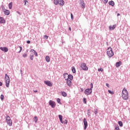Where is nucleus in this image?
<instances>
[{"label":"nucleus","instance_id":"1","mask_svg":"<svg viewBox=\"0 0 130 130\" xmlns=\"http://www.w3.org/2000/svg\"><path fill=\"white\" fill-rule=\"evenodd\" d=\"M121 96L123 100H128V98L129 97L128 91H127V90L125 89V87H124L122 90Z\"/></svg>","mask_w":130,"mask_h":130},{"label":"nucleus","instance_id":"2","mask_svg":"<svg viewBox=\"0 0 130 130\" xmlns=\"http://www.w3.org/2000/svg\"><path fill=\"white\" fill-rule=\"evenodd\" d=\"M107 54L109 57H112L113 55H114V53L113 52V51L112 50V48L109 47L107 50Z\"/></svg>","mask_w":130,"mask_h":130},{"label":"nucleus","instance_id":"3","mask_svg":"<svg viewBox=\"0 0 130 130\" xmlns=\"http://www.w3.org/2000/svg\"><path fill=\"white\" fill-rule=\"evenodd\" d=\"M53 3L56 6L59 5V6H62L64 5V1L63 0H53Z\"/></svg>","mask_w":130,"mask_h":130},{"label":"nucleus","instance_id":"4","mask_svg":"<svg viewBox=\"0 0 130 130\" xmlns=\"http://www.w3.org/2000/svg\"><path fill=\"white\" fill-rule=\"evenodd\" d=\"M5 81L6 83V86L7 88H9L10 86V77L9 76H8V74H5Z\"/></svg>","mask_w":130,"mask_h":130},{"label":"nucleus","instance_id":"5","mask_svg":"<svg viewBox=\"0 0 130 130\" xmlns=\"http://www.w3.org/2000/svg\"><path fill=\"white\" fill-rule=\"evenodd\" d=\"M6 122L9 126H12V120H11V117H10V116H7L6 117Z\"/></svg>","mask_w":130,"mask_h":130},{"label":"nucleus","instance_id":"6","mask_svg":"<svg viewBox=\"0 0 130 130\" xmlns=\"http://www.w3.org/2000/svg\"><path fill=\"white\" fill-rule=\"evenodd\" d=\"M81 69L83 71H88V67H87V64L85 63H81Z\"/></svg>","mask_w":130,"mask_h":130},{"label":"nucleus","instance_id":"7","mask_svg":"<svg viewBox=\"0 0 130 130\" xmlns=\"http://www.w3.org/2000/svg\"><path fill=\"white\" fill-rule=\"evenodd\" d=\"M49 105H50V106H51L52 108H54V107H55L56 105V104H55V102L51 100L49 101Z\"/></svg>","mask_w":130,"mask_h":130},{"label":"nucleus","instance_id":"8","mask_svg":"<svg viewBox=\"0 0 130 130\" xmlns=\"http://www.w3.org/2000/svg\"><path fill=\"white\" fill-rule=\"evenodd\" d=\"M84 93L85 95H90L92 93V89H87L84 91Z\"/></svg>","mask_w":130,"mask_h":130},{"label":"nucleus","instance_id":"9","mask_svg":"<svg viewBox=\"0 0 130 130\" xmlns=\"http://www.w3.org/2000/svg\"><path fill=\"white\" fill-rule=\"evenodd\" d=\"M83 123L84 125V129H87V127H88V122H87V119H86V118H84Z\"/></svg>","mask_w":130,"mask_h":130},{"label":"nucleus","instance_id":"10","mask_svg":"<svg viewBox=\"0 0 130 130\" xmlns=\"http://www.w3.org/2000/svg\"><path fill=\"white\" fill-rule=\"evenodd\" d=\"M0 49L1 50H2V51H4V52H8V51H9V49H8V48L6 47H0Z\"/></svg>","mask_w":130,"mask_h":130},{"label":"nucleus","instance_id":"11","mask_svg":"<svg viewBox=\"0 0 130 130\" xmlns=\"http://www.w3.org/2000/svg\"><path fill=\"white\" fill-rule=\"evenodd\" d=\"M44 83L46 85H47V86H49V87L52 86V83H51V82L49 81H45Z\"/></svg>","mask_w":130,"mask_h":130},{"label":"nucleus","instance_id":"12","mask_svg":"<svg viewBox=\"0 0 130 130\" xmlns=\"http://www.w3.org/2000/svg\"><path fill=\"white\" fill-rule=\"evenodd\" d=\"M0 24H6V20L4 17H0Z\"/></svg>","mask_w":130,"mask_h":130},{"label":"nucleus","instance_id":"13","mask_svg":"<svg viewBox=\"0 0 130 130\" xmlns=\"http://www.w3.org/2000/svg\"><path fill=\"white\" fill-rule=\"evenodd\" d=\"M66 81H67V84L69 87H72V81L70 79H67Z\"/></svg>","mask_w":130,"mask_h":130},{"label":"nucleus","instance_id":"14","mask_svg":"<svg viewBox=\"0 0 130 130\" xmlns=\"http://www.w3.org/2000/svg\"><path fill=\"white\" fill-rule=\"evenodd\" d=\"M116 28V24L113 25L112 26L111 25L109 26V30L112 31V30H114Z\"/></svg>","mask_w":130,"mask_h":130},{"label":"nucleus","instance_id":"15","mask_svg":"<svg viewBox=\"0 0 130 130\" xmlns=\"http://www.w3.org/2000/svg\"><path fill=\"white\" fill-rule=\"evenodd\" d=\"M63 77L66 80L69 79V74L68 73H64L63 74Z\"/></svg>","mask_w":130,"mask_h":130},{"label":"nucleus","instance_id":"16","mask_svg":"<svg viewBox=\"0 0 130 130\" xmlns=\"http://www.w3.org/2000/svg\"><path fill=\"white\" fill-rule=\"evenodd\" d=\"M4 14L6 16H9V15H10V11L8 10H5L4 11Z\"/></svg>","mask_w":130,"mask_h":130},{"label":"nucleus","instance_id":"17","mask_svg":"<svg viewBox=\"0 0 130 130\" xmlns=\"http://www.w3.org/2000/svg\"><path fill=\"white\" fill-rule=\"evenodd\" d=\"M81 7L82 9H85V3L83 1H81Z\"/></svg>","mask_w":130,"mask_h":130},{"label":"nucleus","instance_id":"18","mask_svg":"<svg viewBox=\"0 0 130 130\" xmlns=\"http://www.w3.org/2000/svg\"><path fill=\"white\" fill-rule=\"evenodd\" d=\"M120 66H121V61H119L118 62H116V67L117 68H118V67H120Z\"/></svg>","mask_w":130,"mask_h":130},{"label":"nucleus","instance_id":"19","mask_svg":"<svg viewBox=\"0 0 130 130\" xmlns=\"http://www.w3.org/2000/svg\"><path fill=\"white\" fill-rule=\"evenodd\" d=\"M73 77L72 75H68V80H70V81H73Z\"/></svg>","mask_w":130,"mask_h":130},{"label":"nucleus","instance_id":"20","mask_svg":"<svg viewBox=\"0 0 130 130\" xmlns=\"http://www.w3.org/2000/svg\"><path fill=\"white\" fill-rule=\"evenodd\" d=\"M45 59L47 62H49V61H50V57H49L48 56H46Z\"/></svg>","mask_w":130,"mask_h":130},{"label":"nucleus","instance_id":"21","mask_svg":"<svg viewBox=\"0 0 130 130\" xmlns=\"http://www.w3.org/2000/svg\"><path fill=\"white\" fill-rule=\"evenodd\" d=\"M109 4L110 6H112V7H113L115 5L114 2H113V1L109 2Z\"/></svg>","mask_w":130,"mask_h":130},{"label":"nucleus","instance_id":"22","mask_svg":"<svg viewBox=\"0 0 130 130\" xmlns=\"http://www.w3.org/2000/svg\"><path fill=\"white\" fill-rule=\"evenodd\" d=\"M12 7H13V3L11 2V3L9 4V8L10 9V10H12Z\"/></svg>","mask_w":130,"mask_h":130},{"label":"nucleus","instance_id":"23","mask_svg":"<svg viewBox=\"0 0 130 130\" xmlns=\"http://www.w3.org/2000/svg\"><path fill=\"white\" fill-rule=\"evenodd\" d=\"M58 117L59 118L60 122H62V116L61 115H59Z\"/></svg>","mask_w":130,"mask_h":130},{"label":"nucleus","instance_id":"24","mask_svg":"<svg viewBox=\"0 0 130 130\" xmlns=\"http://www.w3.org/2000/svg\"><path fill=\"white\" fill-rule=\"evenodd\" d=\"M72 71L73 74H75V73H76V68H75V67H73L72 68Z\"/></svg>","mask_w":130,"mask_h":130},{"label":"nucleus","instance_id":"25","mask_svg":"<svg viewBox=\"0 0 130 130\" xmlns=\"http://www.w3.org/2000/svg\"><path fill=\"white\" fill-rule=\"evenodd\" d=\"M61 94H62V95L63 96V97H67V92L62 91Z\"/></svg>","mask_w":130,"mask_h":130},{"label":"nucleus","instance_id":"26","mask_svg":"<svg viewBox=\"0 0 130 130\" xmlns=\"http://www.w3.org/2000/svg\"><path fill=\"white\" fill-rule=\"evenodd\" d=\"M34 120L36 123V122H37V121L38 120V118H37V117L36 116L34 117Z\"/></svg>","mask_w":130,"mask_h":130},{"label":"nucleus","instance_id":"27","mask_svg":"<svg viewBox=\"0 0 130 130\" xmlns=\"http://www.w3.org/2000/svg\"><path fill=\"white\" fill-rule=\"evenodd\" d=\"M61 123H64V124H68V120H64L63 121L62 120V122H61Z\"/></svg>","mask_w":130,"mask_h":130},{"label":"nucleus","instance_id":"28","mask_svg":"<svg viewBox=\"0 0 130 130\" xmlns=\"http://www.w3.org/2000/svg\"><path fill=\"white\" fill-rule=\"evenodd\" d=\"M118 124L120 126H122L123 125L122 122H121V121H118Z\"/></svg>","mask_w":130,"mask_h":130},{"label":"nucleus","instance_id":"29","mask_svg":"<svg viewBox=\"0 0 130 130\" xmlns=\"http://www.w3.org/2000/svg\"><path fill=\"white\" fill-rule=\"evenodd\" d=\"M115 130H119V126H118V125H116L115 126Z\"/></svg>","mask_w":130,"mask_h":130},{"label":"nucleus","instance_id":"30","mask_svg":"<svg viewBox=\"0 0 130 130\" xmlns=\"http://www.w3.org/2000/svg\"><path fill=\"white\" fill-rule=\"evenodd\" d=\"M104 4H107L108 3V0H102Z\"/></svg>","mask_w":130,"mask_h":130},{"label":"nucleus","instance_id":"31","mask_svg":"<svg viewBox=\"0 0 130 130\" xmlns=\"http://www.w3.org/2000/svg\"><path fill=\"white\" fill-rule=\"evenodd\" d=\"M108 92L110 94H111V95H113V94H114V91H111L110 90H109Z\"/></svg>","mask_w":130,"mask_h":130},{"label":"nucleus","instance_id":"32","mask_svg":"<svg viewBox=\"0 0 130 130\" xmlns=\"http://www.w3.org/2000/svg\"><path fill=\"white\" fill-rule=\"evenodd\" d=\"M33 57H34V55H32L30 56V59L31 60H33Z\"/></svg>","mask_w":130,"mask_h":130},{"label":"nucleus","instance_id":"33","mask_svg":"<svg viewBox=\"0 0 130 130\" xmlns=\"http://www.w3.org/2000/svg\"><path fill=\"white\" fill-rule=\"evenodd\" d=\"M19 48H20V50H19V51L18 52V53H20V52H21V51H22V50L23 49L22 48V47H21V46H19Z\"/></svg>","mask_w":130,"mask_h":130},{"label":"nucleus","instance_id":"34","mask_svg":"<svg viewBox=\"0 0 130 130\" xmlns=\"http://www.w3.org/2000/svg\"><path fill=\"white\" fill-rule=\"evenodd\" d=\"M99 72H103L104 70L102 68H100L98 69Z\"/></svg>","mask_w":130,"mask_h":130},{"label":"nucleus","instance_id":"35","mask_svg":"<svg viewBox=\"0 0 130 130\" xmlns=\"http://www.w3.org/2000/svg\"><path fill=\"white\" fill-rule=\"evenodd\" d=\"M83 102L85 104H87V102L86 101V98H85L83 99Z\"/></svg>","mask_w":130,"mask_h":130},{"label":"nucleus","instance_id":"36","mask_svg":"<svg viewBox=\"0 0 130 130\" xmlns=\"http://www.w3.org/2000/svg\"><path fill=\"white\" fill-rule=\"evenodd\" d=\"M34 53L35 56H37L38 54H37V52H36V51H34Z\"/></svg>","mask_w":130,"mask_h":130},{"label":"nucleus","instance_id":"37","mask_svg":"<svg viewBox=\"0 0 130 130\" xmlns=\"http://www.w3.org/2000/svg\"><path fill=\"white\" fill-rule=\"evenodd\" d=\"M27 54L26 53H24V54H23V57H27Z\"/></svg>","mask_w":130,"mask_h":130},{"label":"nucleus","instance_id":"38","mask_svg":"<svg viewBox=\"0 0 130 130\" xmlns=\"http://www.w3.org/2000/svg\"><path fill=\"white\" fill-rule=\"evenodd\" d=\"M1 100H4V95L2 94L1 95Z\"/></svg>","mask_w":130,"mask_h":130},{"label":"nucleus","instance_id":"39","mask_svg":"<svg viewBox=\"0 0 130 130\" xmlns=\"http://www.w3.org/2000/svg\"><path fill=\"white\" fill-rule=\"evenodd\" d=\"M24 6H26V4H27V3H28V1L24 0Z\"/></svg>","mask_w":130,"mask_h":130},{"label":"nucleus","instance_id":"40","mask_svg":"<svg viewBox=\"0 0 130 130\" xmlns=\"http://www.w3.org/2000/svg\"><path fill=\"white\" fill-rule=\"evenodd\" d=\"M71 17L72 20H73V19H74V16L73 15V14H72V13L71 14Z\"/></svg>","mask_w":130,"mask_h":130},{"label":"nucleus","instance_id":"41","mask_svg":"<svg viewBox=\"0 0 130 130\" xmlns=\"http://www.w3.org/2000/svg\"><path fill=\"white\" fill-rule=\"evenodd\" d=\"M57 102L58 103H60V99H57Z\"/></svg>","mask_w":130,"mask_h":130},{"label":"nucleus","instance_id":"42","mask_svg":"<svg viewBox=\"0 0 130 130\" xmlns=\"http://www.w3.org/2000/svg\"><path fill=\"white\" fill-rule=\"evenodd\" d=\"M44 38H45V39H48V36H46V35H45L44 36Z\"/></svg>","mask_w":130,"mask_h":130},{"label":"nucleus","instance_id":"43","mask_svg":"<svg viewBox=\"0 0 130 130\" xmlns=\"http://www.w3.org/2000/svg\"><path fill=\"white\" fill-rule=\"evenodd\" d=\"M90 87H91L90 89H92V88H93V83L90 84Z\"/></svg>","mask_w":130,"mask_h":130},{"label":"nucleus","instance_id":"44","mask_svg":"<svg viewBox=\"0 0 130 130\" xmlns=\"http://www.w3.org/2000/svg\"><path fill=\"white\" fill-rule=\"evenodd\" d=\"M27 43L28 44H30V43H31V41H27Z\"/></svg>","mask_w":130,"mask_h":130},{"label":"nucleus","instance_id":"45","mask_svg":"<svg viewBox=\"0 0 130 130\" xmlns=\"http://www.w3.org/2000/svg\"><path fill=\"white\" fill-rule=\"evenodd\" d=\"M106 85L107 87L109 88V84L108 83H106Z\"/></svg>","mask_w":130,"mask_h":130},{"label":"nucleus","instance_id":"46","mask_svg":"<svg viewBox=\"0 0 130 130\" xmlns=\"http://www.w3.org/2000/svg\"><path fill=\"white\" fill-rule=\"evenodd\" d=\"M30 51H31V52H34V51H35V50H34V49H31Z\"/></svg>","mask_w":130,"mask_h":130},{"label":"nucleus","instance_id":"47","mask_svg":"<svg viewBox=\"0 0 130 130\" xmlns=\"http://www.w3.org/2000/svg\"><path fill=\"white\" fill-rule=\"evenodd\" d=\"M80 90H81V92L84 91V88H81Z\"/></svg>","mask_w":130,"mask_h":130},{"label":"nucleus","instance_id":"48","mask_svg":"<svg viewBox=\"0 0 130 130\" xmlns=\"http://www.w3.org/2000/svg\"><path fill=\"white\" fill-rule=\"evenodd\" d=\"M95 114H97L98 113V112L97 111H95L94 112Z\"/></svg>","mask_w":130,"mask_h":130},{"label":"nucleus","instance_id":"49","mask_svg":"<svg viewBox=\"0 0 130 130\" xmlns=\"http://www.w3.org/2000/svg\"><path fill=\"white\" fill-rule=\"evenodd\" d=\"M0 86H3V83L2 82H0Z\"/></svg>","mask_w":130,"mask_h":130},{"label":"nucleus","instance_id":"50","mask_svg":"<svg viewBox=\"0 0 130 130\" xmlns=\"http://www.w3.org/2000/svg\"><path fill=\"white\" fill-rule=\"evenodd\" d=\"M35 93H37V92H38V90H34Z\"/></svg>","mask_w":130,"mask_h":130},{"label":"nucleus","instance_id":"51","mask_svg":"<svg viewBox=\"0 0 130 130\" xmlns=\"http://www.w3.org/2000/svg\"><path fill=\"white\" fill-rule=\"evenodd\" d=\"M70 31H72V28L71 27H69Z\"/></svg>","mask_w":130,"mask_h":130},{"label":"nucleus","instance_id":"52","mask_svg":"<svg viewBox=\"0 0 130 130\" xmlns=\"http://www.w3.org/2000/svg\"><path fill=\"white\" fill-rule=\"evenodd\" d=\"M117 16H120V14L119 13H118Z\"/></svg>","mask_w":130,"mask_h":130}]
</instances>
